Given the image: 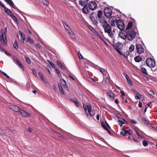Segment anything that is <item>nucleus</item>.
I'll return each instance as SVG.
<instances>
[{
	"label": "nucleus",
	"instance_id": "obj_1",
	"mask_svg": "<svg viewBox=\"0 0 157 157\" xmlns=\"http://www.w3.org/2000/svg\"><path fill=\"white\" fill-rule=\"evenodd\" d=\"M102 27L104 29L105 32L107 33L109 36L112 38L113 36V34L112 31V28L111 26L108 24L107 21H105L104 22Z\"/></svg>",
	"mask_w": 157,
	"mask_h": 157
},
{
	"label": "nucleus",
	"instance_id": "obj_2",
	"mask_svg": "<svg viewBox=\"0 0 157 157\" xmlns=\"http://www.w3.org/2000/svg\"><path fill=\"white\" fill-rule=\"evenodd\" d=\"M113 46L114 49L116 50L121 55H124V53L121 52L120 50L122 49L123 45L119 42H117L115 44H113Z\"/></svg>",
	"mask_w": 157,
	"mask_h": 157
},
{
	"label": "nucleus",
	"instance_id": "obj_3",
	"mask_svg": "<svg viewBox=\"0 0 157 157\" xmlns=\"http://www.w3.org/2000/svg\"><path fill=\"white\" fill-rule=\"evenodd\" d=\"M146 63L147 66L151 68L154 67L155 65V61L150 58H148L146 59Z\"/></svg>",
	"mask_w": 157,
	"mask_h": 157
},
{
	"label": "nucleus",
	"instance_id": "obj_4",
	"mask_svg": "<svg viewBox=\"0 0 157 157\" xmlns=\"http://www.w3.org/2000/svg\"><path fill=\"white\" fill-rule=\"evenodd\" d=\"M0 40L3 45L6 44V35L3 30H2L1 34L0 33Z\"/></svg>",
	"mask_w": 157,
	"mask_h": 157
},
{
	"label": "nucleus",
	"instance_id": "obj_5",
	"mask_svg": "<svg viewBox=\"0 0 157 157\" xmlns=\"http://www.w3.org/2000/svg\"><path fill=\"white\" fill-rule=\"evenodd\" d=\"M128 39L129 40H132L135 37L136 33L133 30L127 31Z\"/></svg>",
	"mask_w": 157,
	"mask_h": 157
},
{
	"label": "nucleus",
	"instance_id": "obj_6",
	"mask_svg": "<svg viewBox=\"0 0 157 157\" xmlns=\"http://www.w3.org/2000/svg\"><path fill=\"white\" fill-rule=\"evenodd\" d=\"M118 28L121 31L124 30L125 28V24L124 22L121 20H119L116 22Z\"/></svg>",
	"mask_w": 157,
	"mask_h": 157
},
{
	"label": "nucleus",
	"instance_id": "obj_7",
	"mask_svg": "<svg viewBox=\"0 0 157 157\" xmlns=\"http://www.w3.org/2000/svg\"><path fill=\"white\" fill-rule=\"evenodd\" d=\"M90 17L94 25H97L98 21L96 14L94 13H91L90 15Z\"/></svg>",
	"mask_w": 157,
	"mask_h": 157
},
{
	"label": "nucleus",
	"instance_id": "obj_8",
	"mask_svg": "<svg viewBox=\"0 0 157 157\" xmlns=\"http://www.w3.org/2000/svg\"><path fill=\"white\" fill-rule=\"evenodd\" d=\"M112 13V10L109 7H107L104 10V13L107 17L109 18L111 15Z\"/></svg>",
	"mask_w": 157,
	"mask_h": 157
},
{
	"label": "nucleus",
	"instance_id": "obj_9",
	"mask_svg": "<svg viewBox=\"0 0 157 157\" xmlns=\"http://www.w3.org/2000/svg\"><path fill=\"white\" fill-rule=\"evenodd\" d=\"M13 59L14 61L16 62L17 64L18 65V67L21 69L23 71H24L25 70V68L22 65L17 58L16 56H15L13 57Z\"/></svg>",
	"mask_w": 157,
	"mask_h": 157
},
{
	"label": "nucleus",
	"instance_id": "obj_10",
	"mask_svg": "<svg viewBox=\"0 0 157 157\" xmlns=\"http://www.w3.org/2000/svg\"><path fill=\"white\" fill-rule=\"evenodd\" d=\"M97 6V4L94 1L90 2L88 4L89 8L91 10H95Z\"/></svg>",
	"mask_w": 157,
	"mask_h": 157
},
{
	"label": "nucleus",
	"instance_id": "obj_11",
	"mask_svg": "<svg viewBox=\"0 0 157 157\" xmlns=\"http://www.w3.org/2000/svg\"><path fill=\"white\" fill-rule=\"evenodd\" d=\"M127 31H124L123 32L122 31L121 33H119V36L122 39L125 40L127 38H128L127 33Z\"/></svg>",
	"mask_w": 157,
	"mask_h": 157
},
{
	"label": "nucleus",
	"instance_id": "obj_12",
	"mask_svg": "<svg viewBox=\"0 0 157 157\" xmlns=\"http://www.w3.org/2000/svg\"><path fill=\"white\" fill-rule=\"evenodd\" d=\"M9 108L11 110L17 112H18L20 109V108L19 107L14 105H10L9 106Z\"/></svg>",
	"mask_w": 157,
	"mask_h": 157
},
{
	"label": "nucleus",
	"instance_id": "obj_13",
	"mask_svg": "<svg viewBox=\"0 0 157 157\" xmlns=\"http://www.w3.org/2000/svg\"><path fill=\"white\" fill-rule=\"evenodd\" d=\"M87 107L88 108V112L89 113V114L91 117H93L94 116L95 113V111H91L92 107L91 105L90 104L87 105Z\"/></svg>",
	"mask_w": 157,
	"mask_h": 157
},
{
	"label": "nucleus",
	"instance_id": "obj_14",
	"mask_svg": "<svg viewBox=\"0 0 157 157\" xmlns=\"http://www.w3.org/2000/svg\"><path fill=\"white\" fill-rule=\"evenodd\" d=\"M18 112L20 113L21 115L23 117H27L30 116V114L29 113L26 112L24 110L21 109Z\"/></svg>",
	"mask_w": 157,
	"mask_h": 157
},
{
	"label": "nucleus",
	"instance_id": "obj_15",
	"mask_svg": "<svg viewBox=\"0 0 157 157\" xmlns=\"http://www.w3.org/2000/svg\"><path fill=\"white\" fill-rule=\"evenodd\" d=\"M107 96L109 97V99L111 101H113L115 97V94L112 91H109L107 92Z\"/></svg>",
	"mask_w": 157,
	"mask_h": 157
},
{
	"label": "nucleus",
	"instance_id": "obj_16",
	"mask_svg": "<svg viewBox=\"0 0 157 157\" xmlns=\"http://www.w3.org/2000/svg\"><path fill=\"white\" fill-rule=\"evenodd\" d=\"M136 48L137 51V52L139 53H141L144 51V49L143 48L140 44H136Z\"/></svg>",
	"mask_w": 157,
	"mask_h": 157
},
{
	"label": "nucleus",
	"instance_id": "obj_17",
	"mask_svg": "<svg viewBox=\"0 0 157 157\" xmlns=\"http://www.w3.org/2000/svg\"><path fill=\"white\" fill-rule=\"evenodd\" d=\"M88 27L89 28V29L92 32H93L95 35H96L97 36H98L99 37H100L101 36L94 29V28L92 26H91V25H89L88 26Z\"/></svg>",
	"mask_w": 157,
	"mask_h": 157
},
{
	"label": "nucleus",
	"instance_id": "obj_18",
	"mask_svg": "<svg viewBox=\"0 0 157 157\" xmlns=\"http://www.w3.org/2000/svg\"><path fill=\"white\" fill-rule=\"evenodd\" d=\"M60 81L62 83L63 85H64V87L68 91L69 90L68 88V86L67 85V82L66 81L62 78H61Z\"/></svg>",
	"mask_w": 157,
	"mask_h": 157
},
{
	"label": "nucleus",
	"instance_id": "obj_19",
	"mask_svg": "<svg viewBox=\"0 0 157 157\" xmlns=\"http://www.w3.org/2000/svg\"><path fill=\"white\" fill-rule=\"evenodd\" d=\"M124 76L126 78L127 80V81L128 83V84L130 85V86H132V82L131 81V80L130 78L128 77L127 74L125 73H124Z\"/></svg>",
	"mask_w": 157,
	"mask_h": 157
},
{
	"label": "nucleus",
	"instance_id": "obj_20",
	"mask_svg": "<svg viewBox=\"0 0 157 157\" xmlns=\"http://www.w3.org/2000/svg\"><path fill=\"white\" fill-rule=\"evenodd\" d=\"M87 0L79 1V4L82 6H86L87 5Z\"/></svg>",
	"mask_w": 157,
	"mask_h": 157
},
{
	"label": "nucleus",
	"instance_id": "obj_21",
	"mask_svg": "<svg viewBox=\"0 0 157 157\" xmlns=\"http://www.w3.org/2000/svg\"><path fill=\"white\" fill-rule=\"evenodd\" d=\"M58 86L59 87V92L62 93L63 94H64V92L63 88L61 86V83L59 82L58 83Z\"/></svg>",
	"mask_w": 157,
	"mask_h": 157
},
{
	"label": "nucleus",
	"instance_id": "obj_22",
	"mask_svg": "<svg viewBox=\"0 0 157 157\" xmlns=\"http://www.w3.org/2000/svg\"><path fill=\"white\" fill-rule=\"evenodd\" d=\"M6 2L9 4L10 6L15 9L14 6V4L11 0H6Z\"/></svg>",
	"mask_w": 157,
	"mask_h": 157
},
{
	"label": "nucleus",
	"instance_id": "obj_23",
	"mask_svg": "<svg viewBox=\"0 0 157 157\" xmlns=\"http://www.w3.org/2000/svg\"><path fill=\"white\" fill-rule=\"evenodd\" d=\"M132 22H129L128 23L127 26L126 28L125 31H128V30L132 27Z\"/></svg>",
	"mask_w": 157,
	"mask_h": 157
},
{
	"label": "nucleus",
	"instance_id": "obj_24",
	"mask_svg": "<svg viewBox=\"0 0 157 157\" xmlns=\"http://www.w3.org/2000/svg\"><path fill=\"white\" fill-rule=\"evenodd\" d=\"M4 11L6 13L10 15V16H11L13 14L12 12L10 11L9 9L7 8H5Z\"/></svg>",
	"mask_w": 157,
	"mask_h": 157
},
{
	"label": "nucleus",
	"instance_id": "obj_25",
	"mask_svg": "<svg viewBox=\"0 0 157 157\" xmlns=\"http://www.w3.org/2000/svg\"><path fill=\"white\" fill-rule=\"evenodd\" d=\"M135 61L136 62H139L142 60V58L139 56H136L134 58Z\"/></svg>",
	"mask_w": 157,
	"mask_h": 157
},
{
	"label": "nucleus",
	"instance_id": "obj_26",
	"mask_svg": "<svg viewBox=\"0 0 157 157\" xmlns=\"http://www.w3.org/2000/svg\"><path fill=\"white\" fill-rule=\"evenodd\" d=\"M103 12L101 10H99L97 13V17L99 18H101Z\"/></svg>",
	"mask_w": 157,
	"mask_h": 157
},
{
	"label": "nucleus",
	"instance_id": "obj_27",
	"mask_svg": "<svg viewBox=\"0 0 157 157\" xmlns=\"http://www.w3.org/2000/svg\"><path fill=\"white\" fill-rule=\"evenodd\" d=\"M142 121L144 122L145 124L147 125L150 124L149 121L146 118H143L142 119Z\"/></svg>",
	"mask_w": 157,
	"mask_h": 157
},
{
	"label": "nucleus",
	"instance_id": "obj_28",
	"mask_svg": "<svg viewBox=\"0 0 157 157\" xmlns=\"http://www.w3.org/2000/svg\"><path fill=\"white\" fill-rule=\"evenodd\" d=\"M82 12L85 14H87L88 12V9L87 7L85 6L82 9Z\"/></svg>",
	"mask_w": 157,
	"mask_h": 157
},
{
	"label": "nucleus",
	"instance_id": "obj_29",
	"mask_svg": "<svg viewBox=\"0 0 157 157\" xmlns=\"http://www.w3.org/2000/svg\"><path fill=\"white\" fill-rule=\"evenodd\" d=\"M124 53V55H122L124 56L125 57L127 58L129 55V52L128 50H126L125 52H124V53Z\"/></svg>",
	"mask_w": 157,
	"mask_h": 157
},
{
	"label": "nucleus",
	"instance_id": "obj_30",
	"mask_svg": "<svg viewBox=\"0 0 157 157\" xmlns=\"http://www.w3.org/2000/svg\"><path fill=\"white\" fill-rule=\"evenodd\" d=\"M26 41L27 42H29L30 43L32 44H33L34 43V41L33 40L29 37H28L27 38Z\"/></svg>",
	"mask_w": 157,
	"mask_h": 157
},
{
	"label": "nucleus",
	"instance_id": "obj_31",
	"mask_svg": "<svg viewBox=\"0 0 157 157\" xmlns=\"http://www.w3.org/2000/svg\"><path fill=\"white\" fill-rule=\"evenodd\" d=\"M70 100L71 101L74 102L75 103V104L77 106H78V105H79V104L78 101H77V100L76 99L75 100H74L73 99L71 98L70 99Z\"/></svg>",
	"mask_w": 157,
	"mask_h": 157
},
{
	"label": "nucleus",
	"instance_id": "obj_32",
	"mask_svg": "<svg viewBox=\"0 0 157 157\" xmlns=\"http://www.w3.org/2000/svg\"><path fill=\"white\" fill-rule=\"evenodd\" d=\"M132 92L134 93L135 94H136L137 95H138L139 96H140V97H143V96L142 94H141L140 93L138 92L137 91L134 90V89H132Z\"/></svg>",
	"mask_w": 157,
	"mask_h": 157
},
{
	"label": "nucleus",
	"instance_id": "obj_33",
	"mask_svg": "<svg viewBox=\"0 0 157 157\" xmlns=\"http://www.w3.org/2000/svg\"><path fill=\"white\" fill-rule=\"evenodd\" d=\"M135 46L133 44H131L129 47V50L130 52H132L134 50Z\"/></svg>",
	"mask_w": 157,
	"mask_h": 157
},
{
	"label": "nucleus",
	"instance_id": "obj_34",
	"mask_svg": "<svg viewBox=\"0 0 157 157\" xmlns=\"http://www.w3.org/2000/svg\"><path fill=\"white\" fill-rule=\"evenodd\" d=\"M118 122L119 125L121 127H122V124H128L127 122H126V123H124L123 122L120 120H118Z\"/></svg>",
	"mask_w": 157,
	"mask_h": 157
},
{
	"label": "nucleus",
	"instance_id": "obj_35",
	"mask_svg": "<svg viewBox=\"0 0 157 157\" xmlns=\"http://www.w3.org/2000/svg\"><path fill=\"white\" fill-rule=\"evenodd\" d=\"M121 130L122 131L121 132V134L123 136H124L127 133V131L123 129H122Z\"/></svg>",
	"mask_w": 157,
	"mask_h": 157
},
{
	"label": "nucleus",
	"instance_id": "obj_36",
	"mask_svg": "<svg viewBox=\"0 0 157 157\" xmlns=\"http://www.w3.org/2000/svg\"><path fill=\"white\" fill-rule=\"evenodd\" d=\"M116 116L117 117L118 119H122L123 117L119 113H117L115 114Z\"/></svg>",
	"mask_w": 157,
	"mask_h": 157
},
{
	"label": "nucleus",
	"instance_id": "obj_37",
	"mask_svg": "<svg viewBox=\"0 0 157 157\" xmlns=\"http://www.w3.org/2000/svg\"><path fill=\"white\" fill-rule=\"evenodd\" d=\"M13 47L14 48L16 49H17L18 48V44L17 41L15 40L13 44Z\"/></svg>",
	"mask_w": 157,
	"mask_h": 157
},
{
	"label": "nucleus",
	"instance_id": "obj_38",
	"mask_svg": "<svg viewBox=\"0 0 157 157\" xmlns=\"http://www.w3.org/2000/svg\"><path fill=\"white\" fill-rule=\"evenodd\" d=\"M141 71L143 73L146 75H147V71L146 69L145 68H142L141 69Z\"/></svg>",
	"mask_w": 157,
	"mask_h": 157
},
{
	"label": "nucleus",
	"instance_id": "obj_39",
	"mask_svg": "<svg viewBox=\"0 0 157 157\" xmlns=\"http://www.w3.org/2000/svg\"><path fill=\"white\" fill-rule=\"evenodd\" d=\"M57 64H58V65L60 66V67H61L62 69H65V67L61 63H60L59 62V61H57Z\"/></svg>",
	"mask_w": 157,
	"mask_h": 157
},
{
	"label": "nucleus",
	"instance_id": "obj_40",
	"mask_svg": "<svg viewBox=\"0 0 157 157\" xmlns=\"http://www.w3.org/2000/svg\"><path fill=\"white\" fill-rule=\"evenodd\" d=\"M10 17L13 19V20L15 21L16 22H17L18 21L16 17L13 14Z\"/></svg>",
	"mask_w": 157,
	"mask_h": 157
},
{
	"label": "nucleus",
	"instance_id": "obj_41",
	"mask_svg": "<svg viewBox=\"0 0 157 157\" xmlns=\"http://www.w3.org/2000/svg\"><path fill=\"white\" fill-rule=\"evenodd\" d=\"M103 129L105 130H106L109 133V135L111 134V133L110 132V131H109V129L107 128L106 127V126H105L103 128Z\"/></svg>",
	"mask_w": 157,
	"mask_h": 157
},
{
	"label": "nucleus",
	"instance_id": "obj_42",
	"mask_svg": "<svg viewBox=\"0 0 157 157\" xmlns=\"http://www.w3.org/2000/svg\"><path fill=\"white\" fill-rule=\"evenodd\" d=\"M52 132H53V134L54 135H55L56 136H58L60 137H61L62 135H60V134H59L58 133H57L56 132H54V131H52Z\"/></svg>",
	"mask_w": 157,
	"mask_h": 157
},
{
	"label": "nucleus",
	"instance_id": "obj_43",
	"mask_svg": "<svg viewBox=\"0 0 157 157\" xmlns=\"http://www.w3.org/2000/svg\"><path fill=\"white\" fill-rule=\"evenodd\" d=\"M142 144L144 146H146L148 145V142L146 140H144L143 141Z\"/></svg>",
	"mask_w": 157,
	"mask_h": 157
},
{
	"label": "nucleus",
	"instance_id": "obj_44",
	"mask_svg": "<svg viewBox=\"0 0 157 157\" xmlns=\"http://www.w3.org/2000/svg\"><path fill=\"white\" fill-rule=\"evenodd\" d=\"M38 75L40 76V77L41 79L43 80L44 76L42 73L40 72H39L38 73Z\"/></svg>",
	"mask_w": 157,
	"mask_h": 157
},
{
	"label": "nucleus",
	"instance_id": "obj_45",
	"mask_svg": "<svg viewBox=\"0 0 157 157\" xmlns=\"http://www.w3.org/2000/svg\"><path fill=\"white\" fill-rule=\"evenodd\" d=\"M25 59L26 61L29 63H30L31 61L26 56L25 57Z\"/></svg>",
	"mask_w": 157,
	"mask_h": 157
},
{
	"label": "nucleus",
	"instance_id": "obj_46",
	"mask_svg": "<svg viewBox=\"0 0 157 157\" xmlns=\"http://www.w3.org/2000/svg\"><path fill=\"white\" fill-rule=\"evenodd\" d=\"M105 82L107 84H108L109 83V79L108 77L106 78L105 79Z\"/></svg>",
	"mask_w": 157,
	"mask_h": 157
},
{
	"label": "nucleus",
	"instance_id": "obj_47",
	"mask_svg": "<svg viewBox=\"0 0 157 157\" xmlns=\"http://www.w3.org/2000/svg\"><path fill=\"white\" fill-rule=\"evenodd\" d=\"M79 52H80L79 51L78 52V56L79 58L80 59H83V57L82 56V54L81 53H80Z\"/></svg>",
	"mask_w": 157,
	"mask_h": 157
},
{
	"label": "nucleus",
	"instance_id": "obj_48",
	"mask_svg": "<svg viewBox=\"0 0 157 157\" xmlns=\"http://www.w3.org/2000/svg\"><path fill=\"white\" fill-rule=\"evenodd\" d=\"M100 71L104 75V74H105V71L104 69L101 68L100 69Z\"/></svg>",
	"mask_w": 157,
	"mask_h": 157
},
{
	"label": "nucleus",
	"instance_id": "obj_49",
	"mask_svg": "<svg viewBox=\"0 0 157 157\" xmlns=\"http://www.w3.org/2000/svg\"><path fill=\"white\" fill-rule=\"evenodd\" d=\"M48 61L49 62L50 64L51 65L53 68H55V67L54 64H53V63L52 62H51L49 60H48Z\"/></svg>",
	"mask_w": 157,
	"mask_h": 157
},
{
	"label": "nucleus",
	"instance_id": "obj_50",
	"mask_svg": "<svg viewBox=\"0 0 157 157\" xmlns=\"http://www.w3.org/2000/svg\"><path fill=\"white\" fill-rule=\"evenodd\" d=\"M43 2L45 5L48 6L49 3L47 0H43Z\"/></svg>",
	"mask_w": 157,
	"mask_h": 157
},
{
	"label": "nucleus",
	"instance_id": "obj_51",
	"mask_svg": "<svg viewBox=\"0 0 157 157\" xmlns=\"http://www.w3.org/2000/svg\"><path fill=\"white\" fill-rule=\"evenodd\" d=\"M0 135L4 136L5 135V133L3 132L2 129H0Z\"/></svg>",
	"mask_w": 157,
	"mask_h": 157
},
{
	"label": "nucleus",
	"instance_id": "obj_52",
	"mask_svg": "<svg viewBox=\"0 0 157 157\" xmlns=\"http://www.w3.org/2000/svg\"><path fill=\"white\" fill-rule=\"evenodd\" d=\"M122 100L123 102H125L127 103H128V101L127 100L125 99L124 97H122Z\"/></svg>",
	"mask_w": 157,
	"mask_h": 157
},
{
	"label": "nucleus",
	"instance_id": "obj_53",
	"mask_svg": "<svg viewBox=\"0 0 157 157\" xmlns=\"http://www.w3.org/2000/svg\"><path fill=\"white\" fill-rule=\"evenodd\" d=\"M135 132L136 133V134H137V135L138 136V137H139V138H142V136H141L139 133V132H138V131L135 130Z\"/></svg>",
	"mask_w": 157,
	"mask_h": 157
},
{
	"label": "nucleus",
	"instance_id": "obj_54",
	"mask_svg": "<svg viewBox=\"0 0 157 157\" xmlns=\"http://www.w3.org/2000/svg\"><path fill=\"white\" fill-rule=\"evenodd\" d=\"M105 21H106L103 19H101V20H99L100 22L102 23V26H103V24L104 22H105Z\"/></svg>",
	"mask_w": 157,
	"mask_h": 157
},
{
	"label": "nucleus",
	"instance_id": "obj_55",
	"mask_svg": "<svg viewBox=\"0 0 157 157\" xmlns=\"http://www.w3.org/2000/svg\"><path fill=\"white\" fill-rule=\"evenodd\" d=\"M56 72L57 73V74H58V76H61V74L60 73L58 69H56Z\"/></svg>",
	"mask_w": 157,
	"mask_h": 157
},
{
	"label": "nucleus",
	"instance_id": "obj_56",
	"mask_svg": "<svg viewBox=\"0 0 157 157\" xmlns=\"http://www.w3.org/2000/svg\"><path fill=\"white\" fill-rule=\"evenodd\" d=\"M68 33L69 34L71 35V37L72 38H74L75 37V36L74 34L73 33H72V32L71 31V32L70 31H69Z\"/></svg>",
	"mask_w": 157,
	"mask_h": 157
},
{
	"label": "nucleus",
	"instance_id": "obj_57",
	"mask_svg": "<svg viewBox=\"0 0 157 157\" xmlns=\"http://www.w3.org/2000/svg\"><path fill=\"white\" fill-rule=\"evenodd\" d=\"M110 24L112 26H115V21L113 20L112 21H111Z\"/></svg>",
	"mask_w": 157,
	"mask_h": 157
},
{
	"label": "nucleus",
	"instance_id": "obj_58",
	"mask_svg": "<svg viewBox=\"0 0 157 157\" xmlns=\"http://www.w3.org/2000/svg\"><path fill=\"white\" fill-rule=\"evenodd\" d=\"M24 40H25V37L23 36L21 38V42L22 43H24Z\"/></svg>",
	"mask_w": 157,
	"mask_h": 157
},
{
	"label": "nucleus",
	"instance_id": "obj_59",
	"mask_svg": "<svg viewBox=\"0 0 157 157\" xmlns=\"http://www.w3.org/2000/svg\"><path fill=\"white\" fill-rule=\"evenodd\" d=\"M149 94H150L152 96H153L154 95V93L151 90H150L149 91Z\"/></svg>",
	"mask_w": 157,
	"mask_h": 157
},
{
	"label": "nucleus",
	"instance_id": "obj_60",
	"mask_svg": "<svg viewBox=\"0 0 157 157\" xmlns=\"http://www.w3.org/2000/svg\"><path fill=\"white\" fill-rule=\"evenodd\" d=\"M2 74H3V75L5 76L7 78H10V77H9L8 75L6 74L5 73V72H3L2 71Z\"/></svg>",
	"mask_w": 157,
	"mask_h": 157
},
{
	"label": "nucleus",
	"instance_id": "obj_61",
	"mask_svg": "<svg viewBox=\"0 0 157 157\" xmlns=\"http://www.w3.org/2000/svg\"><path fill=\"white\" fill-rule=\"evenodd\" d=\"M2 51H4V52L5 53V54L7 55V56H11V54L9 53H8L6 51V50H4H4H2Z\"/></svg>",
	"mask_w": 157,
	"mask_h": 157
},
{
	"label": "nucleus",
	"instance_id": "obj_62",
	"mask_svg": "<svg viewBox=\"0 0 157 157\" xmlns=\"http://www.w3.org/2000/svg\"><path fill=\"white\" fill-rule=\"evenodd\" d=\"M0 5L2 7H3L5 9V8H6V7L4 6L3 4L2 3L1 1H0Z\"/></svg>",
	"mask_w": 157,
	"mask_h": 157
},
{
	"label": "nucleus",
	"instance_id": "obj_63",
	"mask_svg": "<svg viewBox=\"0 0 157 157\" xmlns=\"http://www.w3.org/2000/svg\"><path fill=\"white\" fill-rule=\"evenodd\" d=\"M129 135H132V130L129 129V131H127V133Z\"/></svg>",
	"mask_w": 157,
	"mask_h": 157
},
{
	"label": "nucleus",
	"instance_id": "obj_64",
	"mask_svg": "<svg viewBox=\"0 0 157 157\" xmlns=\"http://www.w3.org/2000/svg\"><path fill=\"white\" fill-rule=\"evenodd\" d=\"M131 122L133 123L134 124H137V122H136V121H135L133 119H131Z\"/></svg>",
	"mask_w": 157,
	"mask_h": 157
}]
</instances>
